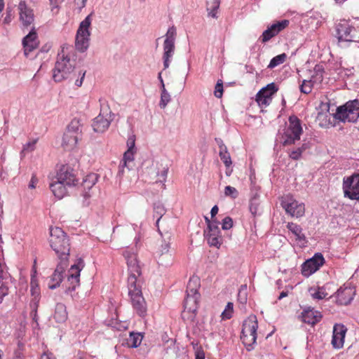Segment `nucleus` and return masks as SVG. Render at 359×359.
Wrapping results in <instances>:
<instances>
[{
    "label": "nucleus",
    "instance_id": "nucleus-40",
    "mask_svg": "<svg viewBox=\"0 0 359 359\" xmlns=\"http://www.w3.org/2000/svg\"><path fill=\"white\" fill-rule=\"evenodd\" d=\"M327 293L325 289L322 287H318L317 290H314L313 292H311V296L315 299H323L327 296Z\"/></svg>",
    "mask_w": 359,
    "mask_h": 359
},
{
    "label": "nucleus",
    "instance_id": "nucleus-62",
    "mask_svg": "<svg viewBox=\"0 0 359 359\" xmlns=\"http://www.w3.org/2000/svg\"><path fill=\"white\" fill-rule=\"evenodd\" d=\"M169 248H170L169 244L167 243H165L163 245H162V248H163L162 252H168Z\"/></svg>",
    "mask_w": 359,
    "mask_h": 359
},
{
    "label": "nucleus",
    "instance_id": "nucleus-44",
    "mask_svg": "<svg viewBox=\"0 0 359 359\" xmlns=\"http://www.w3.org/2000/svg\"><path fill=\"white\" fill-rule=\"evenodd\" d=\"M135 153V150L127 149V151L123 154V163L122 167L127 166L128 162H130V161H133Z\"/></svg>",
    "mask_w": 359,
    "mask_h": 359
},
{
    "label": "nucleus",
    "instance_id": "nucleus-64",
    "mask_svg": "<svg viewBox=\"0 0 359 359\" xmlns=\"http://www.w3.org/2000/svg\"><path fill=\"white\" fill-rule=\"evenodd\" d=\"M4 8V0H0V13L3 11Z\"/></svg>",
    "mask_w": 359,
    "mask_h": 359
},
{
    "label": "nucleus",
    "instance_id": "nucleus-2",
    "mask_svg": "<svg viewBox=\"0 0 359 359\" xmlns=\"http://www.w3.org/2000/svg\"><path fill=\"white\" fill-rule=\"evenodd\" d=\"M142 280H136L133 276L128 278V295L133 309L139 316L144 318L147 314V306L142 295Z\"/></svg>",
    "mask_w": 359,
    "mask_h": 359
},
{
    "label": "nucleus",
    "instance_id": "nucleus-36",
    "mask_svg": "<svg viewBox=\"0 0 359 359\" xmlns=\"http://www.w3.org/2000/svg\"><path fill=\"white\" fill-rule=\"evenodd\" d=\"M286 58H287V55L285 53H282V54L275 56L274 57H273L271 60V61L268 65V68L273 69V68L277 67L278 65H280L284 63L285 61L286 60Z\"/></svg>",
    "mask_w": 359,
    "mask_h": 359
},
{
    "label": "nucleus",
    "instance_id": "nucleus-26",
    "mask_svg": "<svg viewBox=\"0 0 359 359\" xmlns=\"http://www.w3.org/2000/svg\"><path fill=\"white\" fill-rule=\"evenodd\" d=\"M288 230L295 236V240L302 246L306 243V236L302 232V228L293 222H288L287 224Z\"/></svg>",
    "mask_w": 359,
    "mask_h": 359
},
{
    "label": "nucleus",
    "instance_id": "nucleus-57",
    "mask_svg": "<svg viewBox=\"0 0 359 359\" xmlns=\"http://www.w3.org/2000/svg\"><path fill=\"white\" fill-rule=\"evenodd\" d=\"M195 359H205V353L203 349H197L195 354Z\"/></svg>",
    "mask_w": 359,
    "mask_h": 359
},
{
    "label": "nucleus",
    "instance_id": "nucleus-56",
    "mask_svg": "<svg viewBox=\"0 0 359 359\" xmlns=\"http://www.w3.org/2000/svg\"><path fill=\"white\" fill-rule=\"evenodd\" d=\"M13 18L12 11L7 10L6 16L5 17L4 22L5 23H9Z\"/></svg>",
    "mask_w": 359,
    "mask_h": 359
},
{
    "label": "nucleus",
    "instance_id": "nucleus-27",
    "mask_svg": "<svg viewBox=\"0 0 359 359\" xmlns=\"http://www.w3.org/2000/svg\"><path fill=\"white\" fill-rule=\"evenodd\" d=\"M175 48V47L174 42L164 41L163 56L164 69L168 68L170 65V59L174 55Z\"/></svg>",
    "mask_w": 359,
    "mask_h": 359
},
{
    "label": "nucleus",
    "instance_id": "nucleus-5",
    "mask_svg": "<svg viewBox=\"0 0 359 359\" xmlns=\"http://www.w3.org/2000/svg\"><path fill=\"white\" fill-rule=\"evenodd\" d=\"M82 137V126L78 119H73L63 135L62 146L66 150L76 147Z\"/></svg>",
    "mask_w": 359,
    "mask_h": 359
},
{
    "label": "nucleus",
    "instance_id": "nucleus-7",
    "mask_svg": "<svg viewBox=\"0 0 359 359\" xmlns=\"http://www.w3.org/2000/svg\"><path fill=\"white\" fill-rule=\"evenodd\" d=\"M334 118L342 122H355L359 118V100H354L337 107Z\"/></svg>",
    "mask_w": 359,
    "mask_h": 359
},
{
    "label": "nucleus",
    "instance_id": "nucleus-30",
    "mask_svg": "<svg viewBox=\"0 0 359 359\" xmlns=\"http://www.w3.org/2000/svg\"><path fill=\"white\" fill-rule=\"evenodd\" d=\"M208 243L210 246L219 248L222 243V238L220 230L205 232Z\"/></svg>",
    "mask_w": 359,
    "mask_h": 359
},
{
    "label": "nucleus",
    "instance_id": "nucleus-11",
    "mask_svg": "<svg viewBox=\"0 0 359 359\" xmlns=\"http://www.w3.org/2000/svg\"><path fill=\"white\" fill-rule=\"evenodd\" d=\"M325 263V259L321 253H316L314 256L306 260L302 265V274L309 277L317 271Z\"/></svg>",
    "mask_w": 359,
    "mask_h": 359
},
{
    "label": "nucleus",
    "instance_id": "nucleus-15",
    "mask_svg": "<svg viewBox=\"0 0 359 359\" xmlns=\"http://www.w3.org/2000/svg\"><path fill=\"white\" fill-rule=\"evenodd\" d=\"M128 266L129 276L128 278L133 276L136 280H141V268L139 265L137 255L126 250L123 254Z\"/></svg>",
    "mask_w": 359,
    "mask_h": 359
},
{
    "label": "nucleus",
    "instance_id": "nucleus-38",
    "mask_svg": "<svg viewBox=\"0 0 359 359\" xmlns=\"http://www.w3.org/2000/svg\"><path fill=\"white\" fill-rule=\"evenodd\" d=\"M170 101V95L167 92V90L165 88V85L163 83V88L161 90V100L159 102V106L161 109H164L168 103Z\"/></svg>",
    "mask_w": 359,
    "mask_h": 359
},
{
    "label": "nucleus",
    "instance_id": "nucleus-28",
    "mask_svg": "<svg viewBox=\"0 0 359 359\" xmlns=\"http://www.w3.org/2000/svg\"><path fill=\"white\" fill-rule=\"evenodd\" d=\"M110 125V121L104 116V114H100L96 118H95L93 123V128L95 132L103 133L109 128Z\"/></svg>",
    "mask_w": 359,
    "mask_h": 359
},
{
    "label": "nucleus",
    "instance_id": "nucleus-35",
    "mask_svg": "<svg viewBox=\"0 0 359 359\" xmlns=\"http://www.w3.org/2000/svg\"><path fill=\"white\" fill-rule=\"evenodd\" d=\"M290 25L288 20H283L277 21L271 25V29H273L275 33L278 35L280 32L286 29Z\"/></svg>",
    "mask_w": 359,
    "mask_h": 359
},
{
    "label": "nucleus",
    "instance_id": "nucleus-13",
    "mask_svg": "<svg viewBox=\"0 0 359 359\" xmlns=\"http://www.w3.org/2000/svg\"><path fill=\"white\" fill-rule=\"evenodd\" d=\"M84 267L83 260L81 258L78 259L76 263L73 264L67 274V282L69 283L68 288L71 290H74L76 287L79 285L80 283V272Z\"/></svg>",
    "mask_w": 359,
    "mask_h": 359
},
{
    "label": "nucleus",
    "instance_id": "nucleus-4",
    "mask_svg": "<svg viewBox=\"0 0 359 359\" xmlns=\"http://www.w3.org/2000/svg\"><path fill=\"white\" fill-rule=\"evenodd\" d=\"M303 128L300 119L294 116H290L288 123L280 132V139L283 146L292 145L300 140Z\"/></svg>",
    "mask_w": 359,
    "mask_h": 359
},
{
    "label": "nucleus",
    "instance_id": "nucleus-46",
    "mask_svg": "<svg viewBox=\"0 0 359 359\" xmlns=\"http://www.w3.org/2000/svg\"><path fill=\"white\" fill-rule=\"evenodd\" d=\"M224 194L226 196L236 198L238 196V192L236 188L231 186H226L224 189Z\"/></svg>",
    "mask_w": 359,
    "mask_h": 359
},
{
    "label": "nucleus",
    "instance_id": "nucleus-58",
    "mask_svg": "<svg viewBox=\"0 0 359 359\" xmlns=\"http://www.w3.org/2000/svg\"><path fill=\"white\" fill-rule=\"evenodd\" d=\"M95 180H96V177H95V175H93H93H89L87 176L86 180H84V184L86 185L87 182H88V180H89V181H90L92 182V184L90 185V187H91V186H93V184H95ZM88 187H90V186H88Z\"/></svg>",
    "mask_w": 359,
    "mask_h": 359
},
{
    "label": "nucleus",
    "instance_id": "nucleus-55",
    "mask_svg": "<svg viewBox=\"0 0 359 359\" xmlns=\"http://www.w3.org/2000/svg\"><path fill=\"white\" fill-rule=\"evenodd\" d=\"M38 183V179L35 175H32L29 184V188L34 189Z\"/></svg>",
    "mask_w": 359,
    "mask_h": 359
},
{
    "label": "nucleus",
    "instance_id": "nucleus-14",
    "mask_svg": "<svg viewBox=\"0 0 359 359\" xmlns=\"http://www.w3.org/2000/svg\"><path fill=\"white\" fill-rule=\"evenodd\" d=\"M55 178L68 187L74 186L78 182L74 169L68 165H61Z\"/></svg>",
    "mask_w": 359,
    "mask_h": 359
},
{
    "label": "nucleus",
    "instance_id": "nucleus-1",
    "mask_svg": "<svg viewBox=\"0 0 359 359\" xmlns=\"http://www.w3.org/2000/svg\"><path fill=\"white\" fill-rule=\"evenodd\" d=\"M75 60L71 58L69 48L62 47L57 54V61L53 69V78L56 82L68 79L73 72Z\"/></svg>",
    "mask_w": 359,
    "mask_h": 359
},
{
    "label": "nucleus",
    "instance_id": "nucleus-32",
    "mask_svg": "<svg viewBox=\"0 0 359 359\" xmlns=\"http://www.w3.org/2000/svg\"><path fill=\"white\" fill-rule=\"evenodd\" d=\"M34 273H36V271ZM30 291L32 296L34 297V300H38L40 297L41 292L39 285V280L35 274L32 275L30 281Z\"/></svg>",
    "mask_w": 359,
    "mask_h": 359
},
{
    "label": "nucleus",
    "instance_id": "nucleus-54",
    "mask_svg": "<svg viewBox=\"0 0 359 359\" xmlns=\"http://www.w3.org/2000/svg\"><path fill=\"white\" fill-rule=\"evenodd\" d=\"M7 277H8L7 272L4 270L1 264H0V283H2L3 280L6 279Z\"/></svg>",
    "mask_w": 359,
    "mask_h": 359
},
{
    "label": "nucleus",
    "instance_id": "nucleus-52",
    "mask_svg": "<svg viewBox=\"0 0 359 359\" xmlns=\"http://www.w3.org/2000/svg\"><path fill=\"white\" fill-rule=\"evenodd\" d=\"M135 136L131 135L128 137V139L127 140L128 149L135 150Z\"/></svg>",
    "mask_w": 359,
    "mask_h": 359
},
{
    "label": "nucleus",
    "instance_id": "nucleus-20",
    "mask_svg": "<svg viewBox=\"0 0 359 359\" xmlns=\"http://www.w3.org/2000/svg\"><path fill=\"white\" fill-rule=\"evenodd\" d=\"M67 265L68 262L63 264L62 261H60L54 273L50 277V283L48 284L50 289L53 290L60 285L63 279V273Z\"/></svg>",
    "mask_w": 359,
    "mask_h": 359
},
{
    "label": "nucleus",
    "instance_id": "nucleus-3",
    "mask_svg": "<svg viewBox=\"0 0 359 359\" xmlns=\"http://www.w3.org/2000/svg\"><path fill=\"white\" fill-rule=\"evenodd\" d=\"M50 245L58 256L60 261H62L63 264L68 262L70 252L69 241L61 228L50 229Z\"/></svg>",
    "mask_w": 359,
    "mask_h": 359
},
{
    "label": "nucleus",
    "instance_id": "nucleus-10",
    "mask_svg": "<svg viewBox=\"0 0 359 359\" xmlns=\"http://www.w3.org/2000/svg\"><path fill=\"white\" fill-rule=\"evenodd\" d=\"M343 189L346 197L359 200V173L344 179Z\"/></svg>",
    "mask_w": 359,
    "mask_h": 359
},
{
    "label": "nucleus",
    "instance_id": "nucleus-63",
    "mask_svg": "<svg viewBox=\"0 0 359 359\" xmlns=\"http://www.w3.org/2000/svg\"><path fill=\"white\" fill-rule=\"evenodd\" d=\"M287 292H285V291H283V292L280 294V295H279V297H278V299H283V297H287Z\"/></svg>",
    "mask_w": 359,
    "mask_h": 359
},
{
    "label": "nucleus",
    "instance_id": "nucleus-19",
    "mask_svg": "<svg viewBox=\"0 0 359 359\" xmlns=\"http://www.w3.org/2000/svg\"><path fill=\"white\" fill-rule=\"evenodd\" d=\"M354 27L351 26L347 22H340L337 25V32L339 42L352 41L353 36L351 34Z\"/></svg>",
    "mask_w": 359,
    "mask_h": 359
},
{
    "label": "nucleus",
    "instance_id": "nucleus-42",
    "mask_svg": "<svg viewBox=\"0 0 359 359\" xmlns=\"http://www.w3.org/2000/svg\"><path fill=\"white\" fill-rule=\"evenodd\" d=\"M312 88L313 83L311 80H304L300 86V90L303 93L309 94L311 92Z\"/></svg>",
    "mask_w": 359,
    "mask_h": 359
},
{
    "label": "nucleus",
    "instance_id": "nucleus-22",
    "mask_svg": "<svg viewBox=\"0 0 359 359\" xmlns=\"http://www.w3.org/2000/svg\"><path fill=\"white\" fill-rule=\"evenodd\" d=\"M355 295V291L352 287H340L337 292V302L341 305H347L351 303Z\"/></svg>",
    "mask_w": 359,
    "mask_h": 359
},
{
    "label": "nucleus",
    "instance_id": "nucleus-48",
    "mask_svg": "<svg viewBox=\"0 0 359 359\" xmlns=\"http://www.w3.org/2000/svg\"><path fill=\"white\" fill-rule=\"evenodd\" d=\"M154 211L159 216L158 219H157V221H156V225H158L159 221H160L161 217L163 216V215L165 212V209H164V208L163 207L162 205L158 204V205H155V206H154Z\"/></svg>",
    "mask_w": 359,
    "mask_h": 359
},
{
    "label": "nucleus",
    "instance_id": "nucleus-12",
    "mask_svg": "<svg viewBox=\"0 0 359 359\" xmlns=\"http://www.w3.org/2000/svg\"><path fill=\"white\" fill-rule=\"evenodd\" d=\"M278 88L274 83L268 84L262 88L256 95V102L259 107H267L272 101L273 95L278 91Z\"/></svg>",
    "mask_w": 359,
    "mask_h": 359
},
{
    "label": "nucleus",
    "instance_id": "nucleus-60",
    "mask_svg": "<svg viewBox=\"0 0 359 359\" xmlns=\"http://www.w3.org/2000/svg\"><path fill=\"white\" fill-rule=\"evenodd\" d=\"M218 210H219V208L217 205H215L212 208L211 211H210L212 218H213L217 214Z\"/></svg>",
    "mask_w": 359,
    "mask_h": 359
},
{
    "label": "nucleus",
    "instance_id": "nucleus-43",
    "mask_svg": "<svg viewBox=\"0 0 359 359\" xmlns=\"http://www.w3.org/2000/svg\"><path fill=\"white\" fill-rule=\"evenodd\" d=\"M304 150H305V147L304 145H302V147H298V148L291 151L289 153V156L290 158H292L293 160H298L300 158V157Z\"/></svg>",
    "mask_w": 359,
    "mask_h": 359
},
{
    "label": "nucleus",
    "instance_id": "nucleus-24",
    "mask_svg": "<svg viewBox=\"0 0 359 359\" xmlns=\"http://www.w3.org/2000/svg\"><path fill=\"white\" fill-rule=\"evenodd\" d=\"M49 187L54 196L59 199L62 198L67 195L68 186L55 177L52 179Z\"/></svg>",
    "mask_w": 359,
    "mask_h": 359
},
{
    "label": "nucleus",
    "instance_id": "nucleus-17",
    "mask_svg": "<svg viewBox=\"0 0 359 359\" xmlns=\"http://www.w3.org/2000/svg\"><path fill=\"white\" fill-rule=\"evenodd\" d=\"M346 332L347 328L343 324L337 323L334 325L331 344L334 348L343 347Z\"/></svg>",
    "mask_w": 359,
    "mask_h": 359
},
{
    "label": "nucleus",
    "instance_id": "nucleus-53",
    "mask_svg": "<svg viewBox=\"0 0 359 359\" xmlns=\"http://www.w3.org/2000/svg\"><path fill=\"white\" fill-rule=\"evenodd\" d=\"M41 359H56V358L53 353L46 351L41 355Z\"/></svg>",
    "mask_w": 359,
    "mask_h": 359
},
{
    "label": "nucleus",
    "instance_id": "nucleus-39",
    "mask_svg": "<svg viewBox=\"0 0 359 359\" xmlns=\"http://www.w3.org/2000/svg\"><path fill=\"white\" fill-rule=\"evenodd\" d=\"M233 313V304L232 302H228L224 310L221 314L222 320H229L232 317Z\"/></svg>",
    "mask_w": 359,
    "mask_h": 359
},
{
    "label": "nucleus",
    "instance_id": "nucleus-25",
    "mask_svg": "<svg viewBox=\"0 0 359 359\" xmlns=\"http://www.w3.org/2000/svg\"><path fill=\"white\" fill-rule=\"evenodd\" d=\"M219 157H220L221 160L222 161V162L224 163V164L225 165V166L226 167V175L227 176H229V175H231V172H232L231 170H229V167L232 164L230 154L229 153L226 147L224 145V144L223 143V142L222 140L219 143Z\"/></svg>",
    "mask_w": 359,
    "mask_h": 359
},
{
    "label": "nucleus",
    "instance_id": "nucleus-29",
    "mask_svg": "<svg viewBox=\"0 0 359 359\" xmlns=\"http://www.w3.org/2000/svg\"><path fill=\"white\" fill-rule=\"evenodd\" d=\"M55 321L57 323H64L68 318L66 306L62 303H57L55 307V311L53 316Z\"/></svg>",
    "mask_w": 359,
    "mask_h": 359
},
{
    "label": "nucleus",
    "instance_id": "nucleus-49",
    "mask_svg": "<svg viewBox=\"0 0 359 359\" xmlns=\"http://www.w3.org/2000/svg\"><path fill=\"white\" fill-rule=\"evenodd\" d=\"M222 229L224 230L230 229L233 226V220L230 217H226L222 220Z\"/></svg>",
    "mask_w": 359,
    "mask_h": 359
},
{
    "label": "nucleus",
    "instance_id": "nucleus-21",
    "mask_svg": "<svg viewBox=\"0 0 359 359\" xmlns=\"http://www.w3.org/2000/svg\"><path fill=\"white\" fill-rule=\"evenodd\" d=\"M323 318L321 313L313 309H306L302 313V321L309 325H314Z\"/></svg>",
    "mask_w": 359,
    "mask_h": 359
},
{
    "label": "nucleus",
    "instance_id": "nucleus-33",
    "mask_svg": "<svg viewBox=\"0 0 359 359\" xmlns=\"http://www.w3.org/2000/svg\"><path fill=\"white\" fill-rule=\"evenodd\" d=\"M220 0H212L207 3V11L208 16L212 18H217V11L219 8Z\"/></svg>",
    "mask_w": 359,
    "mask_h": 359
},
{
    "label": "nucleus",
    "instance_id": "nucleus-41",
    "mask_svg": "<svg viewBox=\"0 0 359 359\" xmlns=\"http://www.w3.org/2000/svg\"><path fill=\"white\" fill-rule=\"evenodd\" d=\"M168 169L166 168H164L161 171L160 174H158V180L156 181V183L158 184V182L161 184V189H165V182L166 181L167 175H168Z\"/></svg>",
    "mask_w": 359,
    "mask_h": 359
},
{
    "label": "nucleus",
    "instance_id": "nucleus-45",
    "mask_svg": "<svg viewBox=\"0 0 359 359\" xmlns=\"http://www.w3.org/2000/svg\"><path fill=\"white\" fill-rule=\"evenodd\" d=\"M223 81L219 79L215 85L214 95L216 97L221 98L223 95Z\"/></svg>",
    "mask_w": 359,
    "mask_h": 359
},
{
    "label": "nucleus",
    "instance_id": "nucleus-51",
    "mask_svg": "<svg viewBox=\"0 0 359 359\" xmlns=\"http://www.w3.org/2000/svg\"><path fill=\"white\" fill-rule=\"evenodd\" d=\"M8 294V287L4 283H2L0 286V304L2 302L4 297Z\"/></svg>",
    "mask_w": 359,
    "mask_h": 359
},
{
    "label": "nucleus",
    "instance_id": "nucleus-50",
    "mask_svg": "<svg viewBox=\"0 0 359 359\" xmlns=\"http://www.w3.org/2000/svg\"><path fill=\"white\" fill-rule=\"evenodd\" d=\"M205 220L208 223V231H214L215 229V230H220L219 226H218V224L212 220V222H210L208 218L205 217Z\"/></svg>",
    "mask_w": 359,
    "mask_h": 359
},
{
    "label": "nucleus",
    "instance_id": "nucleus-9",
    "mask_svg": "<svg viewBox=\"0 0 359 359\" xmlns=\"http://www.w3.org/2000/svg\"><path fill=\"white\" fill-rule=\"evenodd\" d=\"M281 206L287 214L291 217H301L305 213V206L303 203H299L290 194L282 197Z\"/></svg>",
    "mask_w": 359,
    "mask_h": 359
},
{
    "label": "nucleus",
    "instance_id": "nucleus-37",
    "mask_svg": "<svg viewBox=\"0 0 359 359\" xmlns=\"http://www.w3.org/2000/svg\"><path fill=\"white\" fill-rule=\"evenodd\" d=\"M276 36H277V34L275 33L273 29H271V27L269 26L260 36L259 40L262 43H265Z\"/></svg>",
    "mask_w": 359,
    "mask_h": 359
},
{
    "label": "nucleus",
    "instance_id": "nucleus-16",
    "mask_svg": "<svg viewBox=\"0 0 359 359\" xmlns=\"http://www.w3.org/2000/svg\"><path fill=\"white\" fill-rule=\"evenodd\" d=\"M19 19L24 27L30 26L34 21V11L27 5L25 1H21L18 6Z\"/></svg>",
    "mask_w": 359,
    "mask_h": 359
},
{
    "label": "nucleus",
    "instance_id": "nucleus-6",
    "mask_svg": "<svg viewBox=\"0 0 359 359\" xmlns=\"http://www.w3.org/2000/svg\"><path fill=\"white\" fill-rule=\"evenodd\" d=\"M257 327L258 322L256 316H250L243 322L241 339L248 351L252 348V346L256 342Z\"/></svg>",
    "mask_w": 359,
    "mask_h": 359
},
{
    "label": "nucleus",
    "instance_id": "nucleus-8",
    "mask_svg": "<svg viewBox=\"0 0 359 359\" xmlns=\"http://www.w3.org/2000/svg\"><path fill=\"white\" fill-rule=\"evenodd\" d=\"M91 24L90 15H88L81 23L76 36V48L83 52L89 46L90 32Z\"/></svg>",
    "mask_w": 359,
    "mask_h": 359
},
{
    "label": "nucleus",
    "instance_id": "nucleus-23",
    "mask_svg": "<svg viewBox=\"0 0 359 359\" xmlns=\"http://www.w3.org/2000/svg\"><path fill=\"white\" fill-rule=\"evenodd\" d=\"M200 296V294L191 295L187 294V297L184 303L183 314L186 312L194 313L197 311Z\"/></svg>",
    "mask_w": 359,
    "mask_h": 359
},
{
    "label": "nucleus",
    "instance_id": "nucleus-34",
    "mask_svg": "<svg viewBox=\"0 0 359 359\" xmlns=\"http://www.w3.org/2000/svg\"><path fill=\"white\" fill-rule=\"evenodd\" d=\"M142 340V336L140 333L131 332L127 339V344L130 347L136 348L140 345Z\"/></svg>",
    "mask_w": 359,
    "mask_h": 359
},
{
    "label": "nucleus",
    "instance_id": "nucleus-18",
    "mask_svg": "<svg viewBox=\"0 0 359 359\" xmlns=\"http://www.w3.org/2000/svg\"><path fill=\"white\" fill-rule=\"evenodd\" d=\"M24 53L27 57L29 54L36 49L39 45V41L34 27L26 35L22 40Z\"/></svg>",
    "mask_w": 359,
    "mask_h": 359
},
{
    "label": "nucleus",
    "instance_id": "nucleus-47",
    "mask_svg": "<svg viewBox=\"0 0 359 359\" xmlns=\"http://www.w3.org/2000/svg\"><path fill=\"white\" fill-rule=\"evenodd\" d=\"M176 34V29L174 27H170L166 33L165 41L175 43Z\"/></svg>",
    "mask_w": 359,
    "mask_h": 359
},
{
    "label": "nucleus",
    "instance_id": "nucleus-59",
    "mask_svg": "<svg viewBox=\"0 0 359 359\" xmlns=\"http://www.w3.org/2000/svg\"><path fill=\"white\" fill-rule=\"evenodd\" d=\"M36 140H34L31 142H28L27 144H26L24 147H23V150H28L29 148L31 149V151H32L34 149V145L36 144Z\"/></svg>",
    "mask_w": 359,
    "mask_h": 359
},
{
    "label": "nucleus",
    "instance_id": "nucleus-31",
    "mask_svg": "<svg viewBox=\"0 0 359 359\" xmlns=\"http://www.w3.org/2000/svg\"><path fill=\"white\" fill-rule=\"evenodd\" d=\"M200 285V279L198 276L191 277L187 284V294L191 295L200 294L198 292Z\"/></svg>",
    "mask_w": 359,
    "mask_h": 359
},
{
    "label": "nucleus",
    "instance_id": "nucleus-61",
    "mask_svg": "<svg viewBox=\"0 0 359 359\" xmlns=\"http://www.w3.org/2000/svg\"><path fill=\"white\" fill-rule=\"evenodd\" d=\"M84 76H85V73L83 74L81 79H77L76 81H75V85L77 86L78 87H80L82 85V83H83V78H84Z\"/></svg>",
    "mask_w": 359,
    "mask_h": 359
}]
</instances>
